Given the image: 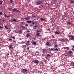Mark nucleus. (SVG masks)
<instances>
[{"instance_id":"obj_1","label":"nucleus","mask_w":74,"mask_h":74,"mask_svg":"<svg viewBox=\"0 0 74 74\" xmlns=\"http://www.w3.org/2000/svg\"><path fill=\"white\" fill-rule=\"evenodd\" d=\"M42 2L40 1H37L36 2V5H40V4H42Z\"/></svg>"},{"instance_id":"obj_2","label":"nucleus","mask_w":74,"mask_h":74,"mask_svg":"<svg viewBox=\"0 0 74 74\" xmlns=\"http://www.w3.org/2000/svg\"><path fill=\"white\" fill-rule=\"evenodd\" d=\"M23 73H25V72H27L28 71V70H27V69H23L22 70Z\"/></svg>"},{"instance_id":"obj_3","label":"nucleus","mask_w":74,"mask_h":74,"mask_svg":"<svg viewBox=\"0 0 74 74\" xmlns=\"http://www.w3.org/2000/svg\"><path fill=\"white\" fill-rule=\"evenodd\" d=\"M33 62L34 63H39V62L37 60H34L33 61Z\"/></svg>"},{"instance_id":"obj_4","label":"nucleus","mask_w":74,"mask_h":74,"mask_svg":"<svg viewBox=\"0 0 74 74\" xmlns=\"http://www.w3.org/2000/svg\"><path fill=\"white\" fill-rule=\"evenodd\" d=\"M25 44L26 45H27V46H28V45H30V41H27V42H26Z\"/></svg>"},{"instance_id":"obj_5","label":"nucleus","mask_w":74,"mask_h":74,"mask_svg":"<svg viewBox=\"0 0 74 74\" xmlns=\"http://www.w3.org/2000/svg\"><path fill=\"white\" fill-rule=\"evenodd\" d=\"M70 37H71L72 40H74V36H70Z\"/></svg>"},{"instance_id":"obj_6","label":"nucleus","mask_w":74,"mask_h":74,"mask_svg":"<svg viewBox=\"0 0 74 74\" xmlns=\"http://www.w3.org/2000/svg\"><path fill=\"white\" fill-rule=\"evenodd\" d=\"M16 11L17 12H19V11L18 10H16L15 8L13 9V11Z\"/></svg>"},{"instance_id":"obj_7","label":"nucleus","mask_w":74,"mask_h":74,"mask_svg":"<svg viewBox=\"0 0 74 74\" xmlns=\"http://www.w3.org/2000/svg\"><path fill=\"white\" fill-rule=\"evenodd\" d=\"M55 33L56 34H58V35L60 34V33L57 31H56Z\"/></svg>"},{"instance_id":"obj_8","label":"nucleus","mask_w":74,"mask_h":74,"mask_svg":"<svg viewBox=\"0 0 74 74\" xmlns=\"http://www.w3.org/2000/svg\"><path fill=\"white\" fill-rule=\"evenodd\" d=\"M69 55H71L72 54V51H70L68 52Z\"/></svg>"},{"instance_id":"obj_9","label":"nucleus","mask_w":74,"mask_h":74,"mask_svg":"<svg viewBox=\"0 0 74 74\" xmlns=\"http://www.w3.org/2000/svg\"><path fill=\"white\" fill-rule=\"evenodd\" d=\"M49 43L48 42H47L46 43V45H49Z\"/></svg>"},{"instance_id":"obj_10","label":"nucleus","mask_w":74,"mask_h":74,"mask_svg":"<svg viewBox=\"0 0 74 74\" xmlns=\"http://www.w3.org/2000/svg\"><path fill=\"white\" fill-rule=\"evenodd\" d=\"M64 49H69V47H64Z\"/></svg>"},{"instance_id":"obj_11","label":"nucleus","mask_w":74,"mask_h":74,"mask_svg":"<svg viewBox=\"0 0 74 74\" xmlns=\"http://www.w3.org/2000/svg\"><path fill=\"white\" fill-rule=\"evenodd\" d=\"M9 47H10L11 49H12V45H10L9 46Z\"/></svg>"},{"instance_id":"obj_12","label":"nucleus","mask_w":74,"mask_h":74,"mask_svg":"<svg viewBox=\"0 0 74 74\" xmlns=\"http://www.w3.org/2000/svg\"><path fill=\"white\" fill-rule=\"evenodd\" d=\"M27 22L28 23H31L32 22V21H27Z\"/></svg>"},{"instance_id":"obj_13","label":"nucleus","mask_w":74,"mask_h":74,"mask_svg":"<svg viewBox=\"0 0 74 74\" xmlns=\"http://www.w3.org/2000/svg\"><path fill=\"white\" fill-rule=\"evenodd\" d=\"M33 44H34V45H35V44H36V42H33Z\"/></svg>"},{"instance_id":"obj_14","label":"nucleus","mask_w":74,"mask_h":74,"mask_svg":"<svg viewBox=\"0 0 74 74\" xmlns=\"http://www.w3.org/2000/svg\"><path fill=\"white\" fill-rule=\"evenodd\" d=\"M30 17H27V18H25V19H26V20H28L29 19H30Z\"/></svg>"},{"instance_id":"obj_15","label":"nucleus","mask_w":74,"mask_h":74,"mask_svg":"<svg viewBox=\"0 0 74 74\" xmlns=\"http://www.w3.org/2000/svg\"><path fill=\"white\" fill-rule=\"evenodd\" d=\"M7 8L8 9V10H9V11H11V9L10 8Z\"/></svg>"},{"instance_id":"obj_16","label":"nucleus","mask_w":74,"mask_h":74,"mask_svg":"<svg viewBox=\"0 0 74 74\" xmlns=\"http://www.w3.org/2000/svg\"><path fill=\"white\" fill-rule=\"evenodd\" d=\"M54 50L55 51H58V49H57V48H56V49H54Z\"/></svg>"},{"instance_id":"obj_17","label":"nucleus","mask_w":74,"mask_h":74,"mask_svg":"<svg viewBox=\"0 0 74 74\" xmlns=\"http://www.w3.org/2000/svg\"><path fill=\"white\" fill-rule=\"evenodd\" d=\"M3 3V1H1L0 2V5H1Z\"/></svg>"},{"instance_id":"obj_18","label":"nucleus","mask_w":74,"mask_h":74,"mask_svg":"<svg viewBox=\"0 0 74 74\" xmlns=\"http://www.w3.org/2000/svg\"><path fill=\"white\" fill-rule=\"evenodd\" d=\"M36 36H40V35H39V33L38 32L36 34Z\"/></svg>"},{"instance_id":"obj_19","label":"nucleus","mask_w":74,"mask_h":74,"mask_svg":"<svg viewBox=\"0 0 74 74\" xmlns=\"http://www.w3.org/2000/svg\"><path fill=\"white\" fill-rule=\"evenodd\" d=\"M4 16H5L6 17H8V16H7V15H6V14H4Z\"/></svg>"},{"instance_id":"obj_20","label":"nucleus","mask_w":74,"mask_h":74,"mask_svg":"<svg viewBox=\"0 0 74 74\" xmlns=\"http://www.w3.org/2000/svg\"><path fill=\"white\" fill-rule=\"evenodd\" d=\"M27 46L26 45H24L23 46V47H24V48H26V47Z\"/></svg>"},{"instance_id":"obj_21","label":"nucleus","mask_w":74,"mask_h":74,"mask_svg":"<svg viewBox=\"0 0 74 74\" xmlns=\"http://www.w3.org/2000/svg\"><path fill=\"white\" fill-rule=\"evenodd\" d=\"M13 22H16V20L15 19H14L13 20Z\"/></svg>"},{"instance_id":"obj_22","label":"nucleus","mask_w":74,"mask_h":74,"mask_svg":"<svg viewBox=\"0 0 74 74\" xmlns=\"http://www.w3.org/2000/svg\"><path fill=\"white\" fill-rule=\"evenodd\" d=\"M11 37L13 39H15V38L14 36H11Z\"/></svg>"},{"instance_id":"obj_23","label":"nucleus","mask_w":74,"mask_h":74,"mask_svg":"<svg viewBox=\"0 0 74 74\" xmlns=\"http://www.w3.org/2000/svg\"><path fill=\"white\" fill-rule=\"evenodd\" d=\"M0 15H3V13L1 12H0Z\"/></svg>"},{"instance_id":"obj_24","label":"nucleus","mask_w":74,"mask_h":74,"mask_svg":"<svg viewBox=\"0 0 74 74\" xmlns=\"http://www.w3.org/2000/svg\"><path fill=\"white\" fill-rule=\"evenodd\" d=\"M22 28H23V29H25V27L24 26H22Z\"/></svg>"},{"instance_id":"obj_25","label":"nucleus","mask_w":74,"mask_h":74,"mask_svg":"<svg viewBox=\"0 0 74 74\" xmlns=\"http://www.w3.org/2000/svg\"><path fill=\"white\" fill-rule=\"evenodd\" d=\"M70 1L72 3H74V1L71 0Z\"/></svg>"},{"instance_id":"obj_26","label":"nucleus","mask_w":74,"mask_h":74,"mask_svg":"<svg viewBox=\"0 0 74 74\" xmlns=\"http://www.w3.org/2000/svg\"><path fill=\"white\" fill-rule=\"evenodd\" d=\"M4 27H5V29H8V28H7V26H5Z\"/></svg>"},{"instance_id":"obj_27","label":"nucleus","mask_w":74,"mask_h":74,"mask_svg":"<svg viewBox=\"0 0 74 74\" xmlns=\"http://www.w3.org/2000/svg\"><path fill=\"white\" fill-rule=\"evenodd\" d=\"M51 51H54V49H53V48H51Z\"/></svg>"},{"instance_id":"obj_28","label":"nucleus","mask_w":74,"mask_h":74,"mask_svg":"<svg viewBox=\"0 0 74 74\" xmlns=\"http://www.w3.org/2000/svg\"><path fill=\"white\" fill-rule=\"evenodd\" d=\"M44 62L45 63H47V60H45L44 61Z\"/></svg>"},{"instance_id":"obj_29","label":"nucleus","mask_w":74,"mask_h":74,"mask_svg":"<svg viewBox=\"0 0 74 74\" xmlns=\"http://www.w3.org/2000/svg\"><path fill=\"white\" fill-rule=\"evenodd\" d=\"M29 36L30 35H29V34H27V37H29Z\"/></svg>"},{"instance_id":"obj_30","label":"nucleus","mask_w":74,"mask_h":74,"mask_svg":"<svg viewBox=\"0 0 74 74\" xmlns=\"http://www.w3.org/2000/svg\"><path fill=\"white\" fill-rule=\"evenodd\" d=\"M9 40L10 41H12V39H9Z\"/></svg>"},{"instance_id":"obj_31","label":"nucleus","mask_w":74,"mask_h":74,"mask_svg":"<svg viewBox=\"0 0 74 74\" xmlns=\"http://www.w3.org/2000/svg\"><path fill=\"white\" fill-rule=\"evenodd\" d=\"M40 19L41 20V21H44V19H42V18H40Z\"/></svg>"},{"instance_id":"obj_32","label":"nucleus","mask_w":74,"mask_h":74,"mask_svg":"<svg viewBox=\"0 0 74 74\" xmlns=\"http://www.w3.org/2000/svg\"><path fill=\"white\" fill-rule=\"evenodd\" d=\"M36 23H34V22H33V23H32V24H33V25H34V24H36Z\"/></svg>"},{"instance_id":"obj_33","label":"nucleus","mask_w":74,"mask_h":74,"mask_svg":"<svg viewBox=\"0 0 74 74\" xmlns=\"http://www.w3.org/2000/svg\"><path fill=\"white\" fill-rule=\"evenodd\" d=\"M29 26V25H28V24H26V25H25V26Z\"/></svg>"},{"instance_id":"obj_34","label":"nucleus","mask_w":74,"mask_h":74,"mask_svg":"<svg viewBox=\"0 0 74 74\" xmlns=\"http://www.w3.org/2000/svg\"><path fill=\"white\" fill-rule=\"evenodd\" d=\"M47 56H51V55H49V54H48L47 55Z\"/></svg>"},{"instance_id":"obj_35","label":"nucleus","mask_w":74,"mask_h":74,"mask_svg":"<svg viewBox=\"0 0 74 74\" xmlns=\"http://www.w3.org/2000/svg\"><path fill=\"white\" fill-rule=\"evenodd\" d=\"M10 1H11V3H13V1L12 0H10Z\"/></svg>"},{"instance_id":"obj_36","label":"nucleus","mask_w":74,"mask_h":74,"mask_svg":"<svg viewBox=\"0 0 74 74\" xmlns=\"http://www.w3.org/2000/svg\"><path fill=\"white\" fill-rule=\"evenodd\" d=\"M19 32L20 33H22V31H19Z\"/></svg>"},{"instance_id":"obj_37","label":"nucleus","mask_w":74,"mask_h":74,"mask_svg":"<svg viewBox=\"0 0 74 74\" xmlns=\"http://www.w3.org/2000/svg\"><path fill=\"white\" fill-rule=\"evenodd\" d=\"M68 24H69L70 25V24H71V23L69 22H68Z\"/></svg>"},{"instance_id":"obj_38","label":"nucleus","mask_w":74,"mask_h":74,"mask_svg":"<svg viewBox=\"0 0 74 74\" xmlns=\"http://www.w3.org/2000/svg\"><path fill=\"white\" fill-rule=\"evenodd\" d=\"M33 17H34V18H36V16H33Z\"/></svg>"},{"instance_id":"obj_39","label":"nucleus","mask_w":74,"mask_h":74,"mask_svg":"<svg viewBox=\"0 0 74 74\" xmlns=\"http://www.w3.org/2000/svg\"><path fill=\"white\" fill-rule=\"evenodd\" d=\"M57 47V45H55L54 46V47Z\"/></svg>"},{"instance_id":"obj_40","label":"nucleus","mask_w":74,"mask_h":74,"mask_svg":"<svg viewBox=\"0 0 74 74\" xmlns=\"http://www.w3.org/2000/svg\"><path fill=\"white\" fill-rule=\"evenodd\" d=\"M14 43H16V41H14Z\"/></svg>"},{"instance_id":"obj_41","label":"nucleus","mask_w":74,"mask_h":74,"mask_svg":"<svg viewBox=\"0 0 74 74\" xmlns=\"http://www.w3.org/2000/svg\"><path fill=\"white\" fill-rule=\"evenodd\" d=\"M21 23H22V24H23V23H24L23 22H22Z\"/></svg>"},{"instance_id":"obj_42","label":"nucleus","mask_w":74,"mask_h":74,"mask_svg":"<svg viewBox=\"0 0 74 74\" xmlns=\"http://www.w3.org/2000/svg\"><path fill=\"white\" fill-rule=\"evenodd\" d=\"M73 67H74V62L73 63Z\"/></svg>"},{"instance_id":"obj_43","label":"nucleus","mask_w":74,"mask_h":74,"mask_svg":"<svg viewBox=\"0 0 74 74\" xmlns=\"http://www.w3.org/2000/svg\"><path fill=\"white\" fill-rule=\"evenodd\" d=\"M37 27V25H35L34 27Z\"/></svg>"},{"instance_id":"obj_44","label":"nucleus","mask_w":74,"mask_h":74,"mask_svg":"<svg viewBox=\"0 0 74 74\" xmlns=\"http://www.w3.org/2000/svg\"><path fill=\"white\" fill-rule=\"evenodd\" d=\"M28 49H29V47H27Z\"/></svg>"},{"instance_id":"obj_45","label":"nucleus","mask_w":74,"mask_h":74,"mask_svg":"<svg viewBox=\"0 0 74 74\" xmlns=\"http://www.w3.org/2000/svg\"><path fill=\"white\" fill-rule=\"evenodd\" d=\"M48 30H50V29H48Z\"/></svg>"},{"instance_id":"obj_46","label":"nucleus","mask_w":74,"mask_h":74,"mask_svg":"<svg viewBox=\"0 0 74 74\" xmlns=\"http://www.w3.org/2000/svg\"><path fill=\"white\" fill-rule=\"evenodd\" d=\"M27 32H29V30H28L27 31Z\"/></svg>"},{"instance_id":"obj_47","label":"nucleus","mask_w":74,"mask_h":74,"mask_svg":"<svg viewBox=\"0 0 74 74\" xmlns=\"http://www.w3.org/2000/svg\"><path fill=\"white\" fill-rule=\"evenodd\" d=\"M0 28H2V27L1 26H0Z\"/></svg>"},{"instance_id":"obj_48","label":"nucleus","mask_w":74,"mask_h":74,"mask_svg":"<svg viewBox=\"0 0 74 74\" xmlns=\"http://www.w3.org/2000/svg\"><path fill=\"white\" fill-rule=\"evenodd\" d=\"M37 32H40L39 31H38Z\"/></svg>"},{"instance_id":"obj_49","label":"nucleus","mask_w":74,"mask_h":74,"mask_svg":"<svg viewBox=\"0 0 74 74\" xmlns=\"http://www.w3.org/2000/svg\"><path fill=\"white\" fill-rule=\"evenodd\" d=\"M43 53H45V52H43Z\"/></svg>"},{"instance_id":"obj_50","label":"nucleus","mask_w":74,"mask_h":74,"mask_svg":"<svg viewBox=\"0 0 74 74\" xmlns=\"http://www.w3.org/2000/svg\"><path fill=\"white\" fill-rule=\"evenodd\" d=\"M7 55H9V53H8Z\"/></svg>"},{"instance_id":"obj_51","label":"nucleus","mask_w":74,"mask_h":74,"mask_svg":"<svg viewBox=\"0 0 74 74\" xmlns=\"http://www.w3.org/2000/svg\"><path fill=\"white\" fill-rule=\"evenodd\" d=\"M2 21H3V22H4V20H2Z\"/></svg>"},{"instance_id":"obj_52","label":"nucleus","mask_w":74,"mask_h":74,"mask_svg":"<svg viewBox=\"0 0 74 74\" xmlns=\"http://www.w3.org/2000/svg\"><path fill=\"white\" fill-rule=\"evenodd\" d=\"M73 48H74V46H73Z\"/></svg>"},{"instance_id":"obj_53","label":"nucleus","mask_w":74,"mask_h":74,"mask_svg":"<svg viewBox=\"0 0 74 74\" xmlns=\"http://www.w3.org/2000/svg\"><path fill=\"white\" fill-rule=\"evenodd\" d=\"M46 58H47V57H46Z\"/></svg>"}]
</instances>
